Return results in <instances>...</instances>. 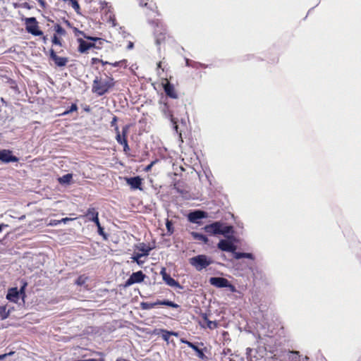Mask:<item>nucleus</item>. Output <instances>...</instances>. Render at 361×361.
Here are the masks:
<instances>
[{
  "mask_svg": "<svg viewBox=\"0 0 361 361\" xmlns=\"http://www.w3.org/2000/svg\"><path fill=\"white\" fill-rule=\"evenodd\" d=\"M180 342L186 344L188 346V344L192 343V342L188 341L185 340V338H180Z\"/></svg>",
  "mask_w": 361,
  "mask_h": 361,
  "instance_id": "obj_48",
  "label": "nucleus"
},
{
  "mask_svg": "<svg viewBox=\"0 0 361 361\" xmlns=\"http://www.w3.org/2000/svg\"><path fill=\"white\" fill-rule=\"evenodd\" d=\"M97 215H99V213L96 210L95 208L94 207H91V208H89L87 210V212L85 213V216L88 219V220L90 221V219H92V218H94L95 216Z\"/></svg>",
  "mask_w": 361,
  "mask_h": 361,
  "instance_id": "obj_25",
  "label": "nucleus"
},
{
  "mask_svg": "<svg viewBox=\"0 0 361 361\" xmlns=\"http://www.w3.org/2000/svg\"><path fill=\"white\" fill-rule=\"evenodd\" d=\"M228 280L224 277H211L209 283L217 288H226L228 286Z\"/></svg>",
  "mask_w": 361,
  "mask_h": 361,
  "instance_id": "obj_13",
  "label": "nucleus"
},
{
  "mask_svg": "<svg viewBox=\"0 0 361 361\" xmlns=\"http://www.w3.org/2000/svg\"><path fill=\"white\" fill-rule=\"evenodd\" d=\"M97 354L99 355H104L103 353H97Z\"/></svg>",
  "mask_w": 361,
  "mask_h": 361,
  "instance_id": "obj_62",
  "label": "nucleus"
},
{
  "mask_svg": "<svg viewBox=\"0 0 361 361\" xmlns=\"http://www.w3.org/2000/svg\"><path fill=\"white\" fill-rule=\"evenodd\" d=\"M169 334L171 336H178V332L173 331H169Z\"/></svg>",
  "mask_w": 361,
  "mask_h": 361,
  "instance_id": "obj_52",
  "label": "nucleus"
},
{
  "mask_svg": "<svg viewBox=\"0 0 361 361\" xmlns=\"http://www.w3.org/2000/svg\"><path fill=\"white\" fill-rule=\"evenodd\" d=\"M142 257H143L142 255L140 253H136L131 257V259L133 260V262H135L139 266H142L144 263L143 261L140 259Z\"/></svg>",
  "mask_w": 361,
  "mask_h": 361,
  "instance_id": "obj_31",
  "label": "nucleus"
},
{
  "mask_svg": "<svg viewBox=\"0 0 361 361\" xmlns=\"http://www.w3.org/2000/svg\"><path fill=\"white\" fill-rule=\"evenodd\" d=\"M166 30L164 28L157 27L154 31L155 43L159 46L164 42L166 39Z\"/></svg>",
  "mask_w": 361,
  "mask_h": 361,
  "instance_id": "obj_12",
  "label": "nucleus"
},
{
  "mask_svg": "<svg viewBox=\"0 0 361 361\" xmlns=\"http://www.w3.org/2000/svg\"><path fill=\"white\" fill-rule=\"evenodd\" d=\"M217 247L222 251L232 252L233 257L236 259L242 258L255 259V256L252 253L235 252L236 245L228 240H220L217 244Z\"/></svg>",
  "mask_w": 361,
  "mask_h": 361,
  "instance_id": "obj_2",
  "label": "nucleus"
},
{
  "mask_svg": "<svg viewBox=\"0 0 361 361\" xmlns=\"http://www.w3.org/2000/svg\"><path fill=\"white\" fill-rule=\"evenodd\" d=\"M188 347L191 348L193 350H195L197 353V356L202 360H204L207 359V356L204 355V353L202 349H200L197 347L195 343L188 344Z\"/></svg>",
  "mask_w": 361,
  "mask_h": 361,
  "instance_id": "obj_21",
  "label": "nucleus"
},
{
  "mask_svg": "<svg viewBox=\"0 0 361 361\" xmlns=\"http://www.w3.org/2000/svg\"><path fill=\"white\" fill-rule=\"evenodd\" d=\"M70 219L68 218H64L61 220V221L66 223V221H69Z\"/></svg>",
  "mask_w": 361,
  "mask_h": 361,
  "instance_id": "obj_58",
  "label": "nucleus"
},
{
  "mask_svg": "<svg viewBox=\"0 0 361 361\" xmlns=\"http://www.w3.org/2000/svg\"><path fill=\"white\" fill-rule=\"evenodd\" d=\"M55 31L59 35H63L66 34L65 30L59 24L55 25Z\"/></svg>",
  "mask_w": 361,
  "mask_h": 361,
  "instance_id": "obj_33",
  "label": "nucleus"
},
{
  "mask_svg": "<svg viewBox=\"0 0 361 361\" xmlns=\"http://www.w3.org/2000/svg\"><path fill=\"white\" fill-rule=\"evenodd\" d=\"M99 220V215H97L95 216L94 218H92V219H90V221H92L94 223H95L96 221H97Z\"/></svg>",
  "mask_w": 361,
  "mask_h": 361,
  "instance_id": "obj_51",
  "label": "nucleus"
},
{
  "mask_svg": "<svg viewBox=\"0 0 361 361\" xmlns=\"http://www.w3.org/2000/svg\"><path fill=\"white\" fill-rule=\"evenodd\" d=\"M97 231H98L99 235L103 236L104 238H106V234H105V233L104 231V228L101 226V224L97 226Z\"/></svg>",
  "mask_w": 361,
  "mask_h": 361,
  "instance_id": "obj_39",
  "label": "nucleus"
},
{
  "mask_svg": "<svg viewBox=\"0 0 361 361\" xmlns=\"http://www.w3.org/2000/svg\"><path fill=\"white\" fill-rule=\"evenodd\" d=\"M166 226L167 231L169 233H172L173 232V224H172L171 221L167 220L166 223Z\"/></svg>",
  "mask_w": 361,
  "mask_h": 361,
  "instance_id": "obj_36",
  "label": "nucleus"
},
{
  "mask_svg": "<svg viewBox=\"0 0 361 361\" xmlns=\"http://www.w3.org/2000/svg\"><path fill=\"white\" fill-rule=\"evenodd\" d=\"M6 357H7V355H6L5 353L0 355V361L4 360Z\"/></svg>",
  "mask_w": 361,
  "mask_h": 361,
  "instance_id": "obj_53",
  "label": "nucleus"
},
{
  "mask_svg": "<svg viewBox=\"0 0 361 361\" xmlns=\"http://www.w3.org/2000/svg\"><path fill=\"white\" fill-rule=\"evenodd\" d=\"M148 0H140L139 4L140 6H145L151 11H153L155 8V4L152 2L148 3Z\"/></svg>",
  "mask_w": 361,
  "mask_h": 361,
  "instance_id": "obj_27",
  "label": "nucleus"
},
{
  "mask_svg": "<svg viewBox=\"0 0 361 361\" xmlns=\"http://www.w3.org/2000/svg\"><path fill=\"white\" fill-rule=\"evenodd\" d=\"M114 85V82L112 78L106 77L105 79H102L96 77L93 80L92 92L99 96H102L106 94Z\"/></svg>",
  "mask_w": 361,
  "mask_h": 361,
  "instance_id": "obj_3",
  "label": "nucleus"
},
{
  "mask_svg": "<svg viewBox=\"0 0 361 361\" xmlns=\"http://www.w3.org/2000/svg\"><path fill=\"white\" fill-rule=\"evenodd\" d=\"M94 224H96L97 227L98 226H99V225H100L99 220H98L97 221H96Z\"/></svg>",
  "mask_w": 361,
  "mask_h": 361,
  "instance_id": "obj_59",
  "label": "nucleus"
},
{
  "mask_svg": "<svg viewBox=\"0 0 361 361\" xmlns=\"http://www.w3.org/2000/svg\"><path fill=\"white\" fill-rule=\"evenodd\" d=\"M159 109L162 114V115L166 118L170 120L171 124L173 125V128L176 131L177 134H179L180 138L182 139L181 133L178 132V119L175 118L173 115L171 110L169 108V106L167 103H160Z\"/></svg>",
  "mask_w": 361,
  "mask_h": 361,
  "instance_id": "obj_4",
  "label": "nucleus"
},
{
  "mask_svg": "<svg viewBox=\"0 0 361 361\" xmlns=\"http://www.w3.org/2000/svg\"><path fill=\"white\" fill-rule=\"evenodd\" d=\"M190 263L193 266L197 271H202L208 266H209L212 261L204 255H199L190 259Z\"/></svg>",
  "mask_w": 361,
  "mask_h": 361,
  "instance_id": "obj_5",
  "label": "nucleus"
},
{
  "mask_svg": "<svg viewBox=\"0 0 361 361\" xmlns=\"http://www.w3.org/2000/svg\"><path fill=\"white\" fill-rule=\"evenodd\" d=\"M86 279H87L86 277H85L83 276H80L78 278L75 283H76V284H78L79 286H82L85 283Z\"/></svg>",
  "mask_w": 361,
  "mask_h": 361,
  "instance_id": "obj_35",
  "label": "nucleus"
},
{
  "mask_svg": "<svg viewBox=\"0 0 361 361\" xmlns=\"http://www.w3.org/2000/svg\"><path fill=\"white\" fill-rule=\"evenodd\" d=\"M126 183L131 187L132 189L142 190V178L140 176L126 178Z\"/></svg>",
  "mask_w": 361,
  "mask_h": 361,
  "instance_id": "obj_15",
  "label": "nucleus"
},
{
  "mask_svg": "<svg viewBox=\"0 0 361 361\" xmlns=\"http://www.w3.org/2000/svg\"><path fill=\"white\" fill-rule=\"evenodd\" d=\"M159 331L161 333V337L163 340L167 343H169V338L171 336L169 334V331L163 329H161Z\"/></svg>",
  "mask_w": 361,
  "mask_h": 361,
  "instance_id": "obj_29",
  "label": "nucleus"
},
{
  "mask_svg": "<svg viewBox=\"0 0 361 361\" xmlns=\"http://www.w3.org/2000/svg\"><path fill=\"white\" fill-rule=\"evenodd\" d=\"M155 305V307H158L159 305H166L169 306L173 308H178L179 307V305L172 301L168 300H157L156 302H153Z\"/></svg>",
  "mask_w": 361,
  "mask_h": 361,
  "instance_id": "obj_20",
  "label": "nucleus"
},
{
  "mask_svg": "<svg viewBox=\"0 0 361 361\" xmlns=\"http://www.w3.org/2000/svg\"><path fill=\"white\" fill-rule=\"evenodd\" d=\"M230 351H231V350H230L229 349H227V351H226V350H224V354H227V353H230Z\"/></svg>",
  "mask_w": 361,
  "mask_h": 361,
  "instance_id": "obj_60",
  "label": "nucleus"
},
{
  "mask_svg": "<svg viewBox=\"0 0 361 361\" xmlns=\"http://www.w3.org/2000/svg\"><path fill=\"white\" fill-rule=\"evenodd\" d=\"M78 42L79 43L78 51L80 53H85L90 48L95 47L94 43L87 42L81 38L78 39Z\"/></svg>",
  "mask_w": 361,
  "mask_h": 361,
  "instance_id": "obj_17",
  "label": "nucleus"
},
{
  "mask_svg": "<svg viewBox=\"0 0 361 361\" xmlns=\"http://www.w3.org/2000/svg\"><path fill=\"white\" fill-rule=\"evenodd\" d=\"M121 145L123 146L124 152H126L130 150L127 140H123V144Z\"/></svg>",
  "mask_w": 361,
  "mask_h": 361,
  "instance_id": "obj_40",
  "label": "nucleus"
},
{
  "mask_svg": "<svg viewBox=\"0 0 361 361\" xmlns=\"http://www.w3.org/2000/svg\"><path fill=\"white\" fill-rule=\"evenodd\" d=\"M252 352V349L250 348H247L246 349V354L248 356H250L251 355V353Z\"/></svg>",
  "mask_w": 361,
  "mask_h": 361,
  "instance_id": "obj_50",
  "label": "nucleus"
},
{
  "mask_svg": "<svg viewBox=\"0 0 361 361\" xmlns=\"http://www.w3.org/2000/svg\"><path fill=\"white\" fill-rule=\"evenodd\" d=\"M52 43L56 45H61L60 39L56 35L52 37Z\"/></svg>",
  "mask_w": 361,
  "mask_h": 361,
  "instance_id": "obj_38",
  "label": "nucleus"
},
{
  "mask_svg": "<svg viewBox=\"0 0 361 361\" xmlns=\"http://www.w3.org/2000/svg\"><path fill=\"white\" fill-rule=\"evenodd\" d=\"M38 2L39 3V4L41 5V6L42 8L45 7L46 3H45L44 0H38Z\"/></svg>",
  "mask_w": 361,
  "mask_h": 361,
  "instance_id": "obj_49",
  "label": "nucleus"
},
{
  "mask_svg": "<svg viewBox=\"0 0 361 361\" xmlns=\"http://www.w3.org/2000/svg\"><path fill=\"white\" fill-rule=\"evenodd\" d=\"M0 161L4 163L16 162L18 158L12 154L11 151L7 149L0 150Z\"/></svg>",
  "mask_w": 361,
  "mask_h": 361,
  "instance_id": "obj_11",
  "label": "nucleus"
},
{
  "mask_svg": "<svg viewBox=\"0 0 361 361\" xmlns=\"http://www.w3.org/2000/svg\"><path fill=\"white\" fill-rule=\"evenodd\" d=\"M73 174L72 173H66L61 177L58 178V181L60 184H69L72 180Z\"/></svg>",
  "mask_w": 361,
  "mask_h": 361,
  "instance_id": "obj_24",
  "label": "nucleus"
},
{
  "mask_svg": "<svg viewBox=\"0 0 361 361\" xmlns=\"http://www.w3.org/2000/svg\"><path fill=\"white\" fill-rule=\"evenodd\" d=\"M191 235L195 240H200L203 242L204 244H207L209 242L208 238L204 234L197 232H192Z\"/></svg>",
  "mask_w": 361,
  "mask_h": 361,
  "instance_id": "obj_23",
  "label": "nucleus"
},
{
  "mask_svg": "<svg viewBox=\"0 0 361 361\" xmlns=\"http://www.w3.org/2000/svg\"><path fill=\"white\" fill-rule=\"evenodd\" d=\"M154 162H153V161H152L150 164H149L148 166H147L145 167V171H150V170H151V169H152V166H153V164H154Z\"/></svg>",
  "mask_w": 361,
  "mask_h": 361,
  "instance_id": "obj_47",
  "label": "nucleus"
},
{
  "mask_svg": "<svg viewBox=\"0 0 361 361\" xmlns=\"http://www.w3.org/2000/svg\"><path fill=\"white\" fill-rule=\"evenodd\" d=\"M160 274L162 276L163 281L167 284L169 286L178 288L182 289L183 287L180 285V283L173 279L169 274L166 273V268L163 267L160 271Z\"/></svg>",
  "mask_w": 361,
  "mask_h": 361,
  "instance_id": "obj_9",
  "label": "nucleus"
},
{
  "mask_svg": "<svg viewBox=\"0 0 361 361\" xmlns=\"http://www.w3.org/2000/svg\"><path fill=\"white\" fill-rule=\"evenodd\" d=\"M50 58L54 61L56 65L59 67L65 66L68 62L67 58L57 56L53 49L50 50Z\"/></svg>",
  "mask_w": 361,
  "mask_h": 361,
  "instance_id": "obj_14",
  "label": "nucleus"
},
{
  "mask_svg": "<svg viewBox=\"0 0 361 361\" xmlns=\"http://www.w3.org/2000/svg\"><path fill=\"white\" fill-rule=\"evenodd\" d=\"M175 189L177 190V191L180 193H183V190H180L178 188H177L176 186H175Z\"/></svg>",
  "mask_w": 361,
  "mask_h": 361,
  "instance_id": "obj_57",
  "label": "nucleus"
},
{
  "mask_svg": "<svg viewBox=\"0 0 361 361\" xmlns=\"http://www.w3.org/2000/svg\"><path fill=\"white\" fill-rule=\"evenodd\" d=\"M203 319L207 322V327L209 328L210 329H213L217 326V324L216 323V322L209 320L206 314L203 316Z\"/></svg>",
  "mask_w": 361,
  "mask_h": 361,
  "instance_id": "obj_30",
  "label": "nucleus"
},
{
  "mask_svg": "<svg viewBox=\"0 0 361 361\" xmlns=\"http://www.w3.org/2000/svg\"><path fill=\"white\" fill-rule=\"evenodd\" d=\"M145 277V274H144L142 271L133 272L126 281L125 286L128 287L134 283H141L144 281Z\"/></svg>",
  "mask_w": 361,
  "mask_h": 361,
  "instance_id": "obj_7",
  "label": "nucleus"
},
{
  "mask_svg": "<svg viewBox=\"0 0 361 361\" xmlns=\"http://www.w3.org/2000/svg\"><path fill=\"white\" fill-rule=\"evenodd\" d=\"M81 361H105V360L104 358H101V359H99V360H96V359H93V358H90V359L83 360H81Z\"/></svg>",
  "mask_w": 361,
  "mask_h": 361,
  "instance_id": "obj_46",
  "label": "nucleus"
},
{
  "mask_svg": "<svg viewBox=\"0 0 361 361\" xmlns=\"http://www.w3.org/2000/svg\"><path fill=\"white\" fill-rule=\"evenodd\" d=\"M25 286L20 290L17 288H11L8 290L6 299L11 302H16L19 298L20 294H24Z\"/></svg>",
  "mask_w": 361,
  "mask_h": 361,
  "instance_id": "obj_10",
  "label": "nucleus"
},
{
  "mask_svg": "<svg viewBox=\"0 0 361 361\" xmlns=\"http://www.w3.org/2000/svg\"><path fill=\"white\" fill-rule=\"evenodd\" d=\"M290 361H308L307 356L302 357L298 351H290L288 354Z\"/></svg>",
  "mask_w": 361,
  "mask_h": 361,
  "instance_id": "obj_18",
  "label": "nucleus"
},
{
  "mask_svg": "<svg viewBox=\"0 0 361 361\" xmlns=\"http://www.w3.org/2000/svg\"><path fill=\"white\" fill-rule=\"evenodd\" d=\"M128 127L125 126L123 128L122 130V135L120 133L119 128L118 126H116V140L120 145L123 144V140H127L126 136L128 131Z\"/></svg>",
  "mask_w": 361,
  "mask_h": 361,
  "instance_id": "obj_19",
  "label": "nucleus"
},
{
  "mask_svg": "<svg viewBox=\"0 0 361 361\" xmlns=\"http://www.w3.org/2000/svg\"><path fill=\"white\" fill-rule=\"evenodd\" d=\"M137 248L139 251L141 252V255H142L143 257L148 256L149 254V252L152 250V248L148 245H147L145 243H140Z\"/></svg>",
  "mask_w": 361,
  "mask_h": 361,
  "instance_id": "obj_22",
  "label": "nucleus"
},
{
  "mask_svg": "<svg viewBox=\"0 0 361 361\" xmlns=\"http://www.w3.org/2000/svg\"><path fill=\"white\" fill-rule=\"evenodd\" d=\"M203 229L206 233L210 235H223L228 238H230L229 234L233 235L234 233L232 226L226 225L224 223L219 221L206 225Z\"/></svg>",
  "mask_w": 361,
  "mask_h": 361,
  "instance_id": "obj_1",
  "label": "nucleus"
},
{
  "mask_svg": "<svg viewBox=\"0 0 361 361\" xmlns=\"http://www.w3.org/2000/svg\"><path fill=\"white\" fill-rule=\"evenodd\" d=\"M140 307L143 310H149L155 307V305L153 302H142L140 303Z\"/></svg>",
  "mask_w": 361,
  "mask_h": 361,
  "instance_id": "obj_28",
  "label": "nucleus"
},
{
  "mask_svg": "<svg viewBox=\"0 0 361 361\" xmlns=\"http://www.w3.org/2000/svg\"><path fill=\"white\" fill-rule=\"evenodd\" d=\"M26 30L34 36H41L43 32L39 30L37 21L35 17L26 18L25 19Z\"/></svg>",
  "mask_w": 361,
  "mask_h": 361,
  "instance_id": "obj_6",
  "label": "nucleus"
},
{
  "mask_svg": "<svg viewBox=\"0 0 361 361\" xmlns=\"http://www.w3.org/2000/svg\"><path fill=\"white\" fill-rule=\"evenodd\" d=\"M75 32H78V33H79V34H80V35H84V37H85L86 39H87L92 40V41H97V40H98V39H98V38H97V37H87V36H86V35H84L83 32L80 31V30H78V29H75Z\"/></svg>",
  "mask_w": 361,
  "mask_h": 361,
  "instance_id": "obj_37",
  "label": "nucleus"
},
{
  "mask_svg": "<svg viewBox=\"0 0 361 361\" xmlns=\"http://www.w3.org/2000/svg\"><path fill=\"white\" fill-rule=\"evenodd\" d=\"M161 62H159V63H158V68H161Z\"/></svg>",
  "mask_w": 361,
  "mask_h": 361,
  "instance_id": "obj_61",
  "label": "nucleus"
},
{
  "mask_svg": "<svg viewBox=\"0 0 361 361\" xmlns=\"http://www.w3.org/2000/svg\"><path fill=\"white\" fill-rule=\"evenodd\" d=\"M262 336H270L269 334V330H266L264 327L262 326Z\"/></svg>",
  "mask_w": 361,
  "mask_h": 361,
  "instance_id": "obj_44",
  "label": "nucleus"
},
{
  "mask_svg": "<svg viewBox=\"0 0 361 361\" xmlns=\"http://www.w3.org/2000/svg\"><path fill=\"white\" fill-rule=\"evenodd\" d=\"M97 62H102L103 64H106V63H107V62H104L102 60H99V59H96V58H93V59H92V64H94V63H96Z\"/></svg>",
  "mask_w": 361,
  "mask_h": 361,
  "instance_id": "obj_43",
  "label": "nucleus"
},
{
  "mask_svg": "<svg viewBox=\"0 0 361 361\" xmlns=\"http://www.w3.org/2000/svg\"><path fill=\"white\" fill-rule=\"evenodd\" d=\"M116 122H117V117H116V116H114V117H113V119H112V121H111V126L112 127H114V128H115V129H116V126H118L116 125Z\"/></svg>",
  "mask_w": 361,
  "mask_h": 361,
  "instance_id": "obj_42",
  "label": "nucleus"
},
{
  "mask_svg": "<svg viewBox=\"0 0 361 361\" xmlns=\"http://www.w3.org/2000/svg\"><path fill=\"white\" fill-rule=\"evenodd\" d=\"M77 109H78L77 105L75 104H72L71 107L68 109L66 110L63 113V114H64V115L68 114H70V113H71L73 111H77Z\"/></svg>",
  "mask_w": 361,
  "mask_h": 361,
  "instance_id": "obj_32",
  "label": "nucleus"
},
{
  "mask_svg": "<svg viewBox=\"0 0 361 361\" xmlns=\"http://www.w3.org/2000/svg\"><path fill=\"white\" fill-rule=\"evenodd\" d=\"M133 43L130 42L128 45V49H133Z\"/></svg>",
  "mask_w": 361,
  "mask_h": 361,
  "instance_id": "obj_54",
  "label": "nucleus"
},
{
  "mask_svg": "<svg viewBox=\"0 0 361 361\" xmlns=\"http://www.w3.org/2000/svg\"><path fill=\"white\" fill-rule=\"evenodd\" d=\"M164 90L167 96L172 99L178 98V94L175 90L173 85L170 83L169 82H166L164 84Z\"/></svg>",
  "mask_w": 361,
  "mask_h": 361,
  "instance_id": "obj_16",
  "label": "nucleus"
},
{
  "mask_svg": "<svg viewBox=\"0 0 361 361\" xmlns=\"http://www.w3.org/2000/svg\"><path fill=\"white\" fill-rule=\"evenodd\" d=\"M226 288H229V290H230L231 292H233V293H234V292H235V291H236V288H235V287L233 285L231 284V283H230L229 281H228V286H227V287H226Z\"/></svg>",
  "mask_w": 361,
  "mask_h": 361,
  "instance_id": "obj_41",
  "label": "nucleus"
},
{
  "mask_svg": "<svg viewBox=\"0 0 361 361\" xmlns=\"http://www.w3.org/2000/svg\"><path fill=\"white\" fill-rule=\"evenodd\" d=\"M8 227V224H0V233L2 232V231L4 229V228H6Z\"/></svg>",
  "mask_w": 361,
  "mask_h": 361,
  "instance_id": "obj_45",
  "label": "nucleus"
},
{
  "mask_svg": "<svg viewBox=\"0 0 361 361\" xmlns=\"http://www.w3.org/2000/svg\"><path fill=\"white\" fill-rule=\"evenodd\" d=\"M208 216L207 213L202 210H195L190 212L188 215V219L193 224H199V220L205 219Z\"/></svg>",
  "mask_w": 361,
  "mask_h": 361,
  "instance_id": "obj_8",
  "label": "nucleus"
},
{
  "mask_svg": "<svg viewBox=\"0 0 361 361\" xmlns=\"http://www.w3.org/2000/svg\"><path fill=\"white\" fill-rule=\"evenodd\" d=\"M190 60L189 59H186V66H190Z\"/></svg>",
  "mask_w": 361,
  "mask_h": 361,
  "instance_id": "obj_56",
  "label": "nucleus"
},
{
  "mask_svg": "<svg viewBox=\"0 0 361 361\" xmlns=\"http://www.w3.org/2000/svg\"><path fill=\"white\" fill-rule=\"evenodd\" d=\"M10 314V311L7 310L6 306H0V317L1 319H6Z\"/></svg>",
  "mask_w": 361,
  "mask_h": 361,
  "instance_id": "obj_26",
  "label": "nucleus"
},
{
  "mask_svg": "<svg viewBox=\"0 0 361 361\" xmlns=\"http://www.w3.org/2000/svg\"><path fill=\"white\" fill-rule=\"evenodd\" d=\"M5 354L7 355V357H8V356H11V355H14L15 352L14 351H10V352L6 353Z\"/></svg>",
  "mask_w": 361,
  "mask_h": 361,
  "instance_id": "obj_55",
  "label": "nucleus"
},
{
  "mask_svg": "<svg viewBox=\"0 0 361 361\" xmlns=\"http://www.w3.org/2000/svg\"><path fill=\"white\" fill-rule=\"evenodd\" d=\"M70 2L73 8L77 13H78V11L80 10V5H79L78 2L76 0H71Z\"/></svg>",
  "mask_w": 361,
  "mask_h": 361,
  "instance_id": "obj_34",
  "label": "nucleus"
}]
</instances>
